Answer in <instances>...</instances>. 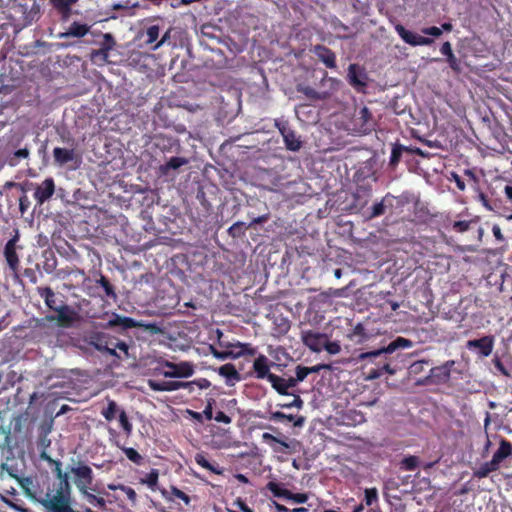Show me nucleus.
<instances>
[{"label":"nucleus","instance_id":"obj_62","mask_svg":"<svg viewBox=\"0 0 512 512\" xmlns=\"http://www.w3.org/2000/svg\"><path fill=\"white\" fill-rule=\"evenodd\" d=\"M323 84L324 85H328L330 87V90L331 92L336 90L339 86V81L336 80L335 78H331V77H325L323 79Z\"/></svg>","mask_w":512,"mask_h":512},{"label":"nucleus","instance_id":"obj_38","mask_svg":"<svg viewBox=\"0 0 512 512\" xmlns=\"http://www.w3.org/2000/svg\"><path fill=\"white\" fill-rule=\"evenodd\" d=\"M159 479V472L157 469H151L145 478L140 479L141 484H146L152 490L155 489Z\"/></svg>","mask_w":512,"mask_h":512},{"label":"nucleus","instance_id":"obj_39","mask_svg":"<svg viewBox=\"0 0 512 512\" xmlns=\"http://www.w3.org/2000/svg\"><path fill=\"white\" fill-rule=\"evenodd\" d=\"M298 91L302 92L303 94H305L307 97H309L311 99H324L325 97H327L329 95V92L320 93V92L315 91L313 88H311L309 86H304V85H300L298 87Z\"/></svg>","mask_w":512,"mask_h":512},{"label":"nucleus","instance_id":"obj_32","mask_svg":"<svg viewBox=\"0 0 512 512\" xmlns=\"http://www.w3.org/2000/svg\"><path fill=\"white\" fill-rule=\"evenodd\" d=\"M277 497H281L299 504L305 503L308 500V495L306 493H293L290 490H283L281 493L277 494Z\"/></svg>","mask_w":512,"mask_h":512},{"label":"nucleus","instance_id":"obj_29","mask_svg":"<svg viewBox=\"0 0 512 512\" xmlns=\"http://www.w3.org/2000/svg\"><path fill=\"white\" fill-rule=\"evenodd\" d=\"M114 400L108 399L107 406L101 410V415L108 421L111 422L118 417L119 411H121Z\"/></svg>","mask_w":512,"mask_h":512},{"label":"nucleus","instance_id":"obj_30","mask_svg":"<svg viewBox=\"0 0 512 512\" xmlns=\"http://www.w3.org/2000/svg\"><path fill=\"white\" fill-rule=\"evenodd\" d=\"M112 348L114 349V352L121 355V358H119L120 360L129 359L131 356L129 353L131 346L126 341L121 340L116 336L114 338Z\"/></svg>","mask_w":512,"mask_h":512},{"label":"nucleus","instance_id":"obj_36","mask_svg":"<svg viewBox=\"0 0 512 512\" xmlns=\"http://www.w3.org/2000/svg\"><path fill=\"white\" fill-rule=\"evenodd\" d=\"M118 421H119V424H120L121 428L123 429L124 433L126 434V436H130L133 431V425L130 422L125 410L122 409L121 411H119Z\"/></svg>","mask_w":512,"mask_h":512},{"label":"nucleus","instance_id":"obj_2","mask_svg":"<svg viewBox=\"0 0 512 512\" xmlns=\"http://www.w3.org/2000/svg\"><path fill=\"white\" fill-rule=\"evenodd\" d=\"M115 336L101 332V331H91L84 336V341L97 351L102 354H108L110 356L121 358V355L117 352H114L112 348Z\"/></svg>","mask_w":512,"mask_h":512},{"label":"nucleus","instance_id":"obj_1","mask_svg":"<svg viewBox=\"0 0 512 512\" xmlns=\"http://www.w3.org/2000/svg\"><path fill=\"white\" fill-rule=\"evenodd\" d=\"M413 342L404 337H397L391 341L386 347L376 349L369 352H363L358 356V360L365 361L375 365L371 367L366 373V380H376L384 374L394 375L397 372V367L393 366V357L391 355L398 349L410 348Z\"/></svg>","mask_w":512,"mask_h":512},{"label":"nucleus","instance_id":"obj_34","mask_svg":"<svg viewBox=\"0 0 512 512\" xmlns=\"http://www.w3.org/2000/svg\"><path fill=\"white\" fill-rule=\"evenodd\" d=\"M361 72L356 64H350L348 67V78L352 85L363 86L365 83L362 80Z\"/></svg>","mask_w":512,"mask_h":512},{"label":"nucleus","instance_id":"obj_4","mask_svg":"<svg viewBox=\"0 0 512 512\" xmlns=\"http://www.w3.org/2000/svg\"><path fill=\"white\" fill-rule=\"evenodd\" d=\"M54 312L56 314L47 315L45 319L48 322H55L61 328H71L79 320L78 312L62 301Z\"/></svg>","mask_w":512,"mask_h":512},{"label":"nucleus","instance_id":"obj_56","mask_svg":"<svg viewBox=\"0 0 512 512\" xmlns=\"http://www.w3.org/2000/svg\"><path fill=\"white\" fill-rule=\"evenodd\" d=\"M121 491L124 492L127 496V498L132 502V503H136L137 501V494L135 492V490L129 486H126V485H123V487H121Z\"/></svg>","mask_w":512,"mask_h":512},{"label":"nucleus","instance_id":"obj_10","mask_svg":"<svg viewBox=\"0 0 512 512\" xmlns=\"http://www.w3.org/2000/svg\"><path fill=\"white\" fill-rule=\"evenodd\" d=\"M466 348L470 351L477 350L480 357H488L494 348V337L487 335L479 339L469 340L466 343Z\"/></svg>","mask_w":512,"mask_h":512},{"label":"nucleus","instance_id":"obj_45","mask_svg":"<svg viewBox=\"0 0 512 512\" xmlns=\"http://www.w3.org/2000/svg\"><path fill=\"white\" fill-rule=\"evenodd\" d=\"M323 349H325L331 355H336L341 351V346L339 342L329 341L328 337H326L325 346H323Z\"/></svg>","mask_w":512,"mask_h":512},{"label":"nucleus","instance_id":"obj_5","mask_svg":"<svg viewBox=\"0 0 512 512\" xmlns=\"http://www.w3.org/2000/svg\"><path fill=\"white\" fill-rule=\"evenodd\" d=\"M70 471L75 476L74 483L79 492H81V487L84 486V489H91L93 492L100 493L96 487H92L94 475L91 467L80 462L77 467H72Z\"/></svg>","mask_w":512,"mask_h":512},{"label":"nucleus","instance_id":"obj_57","mask_svg":"<svg viewBox=\"0 0 512 512\" xmlns=\"http://www.w3.org/2000/svg\"><path fill=\"white\" fill-rule=\"evenodd\" d=\"M217 335H218V344L221 348H223L224 350H229L230 348H232L234 342L224 340L223 333L220 330H217Z\"/></svg>","mask_w":512,"mask_h":512},{"label":"nucleus","instance_id":"obj_13","mask_svg":"<svg viewBox=\"0 0 512 512\" xmlns=\"http://www.w3.org/2000/svg\"><path fill=\"white\" fill-rule=\"evenodd\" d=\"M267 381L279 395L289 396L292 394L290 390L294 388V381L289 377L284 378L273 373Z\"/></svg>","mask_w":512,"mask_h":512},{"label":"nucleus","instance_id":"obj_22","mask_svg":"<svg viewBox=\"0 0 512 512\" xmlns=\"http://www.w3.org/2000/svg\"><path fill=\"white\" fill-rule=\"evenodd\" d=\"M37 293L44 300L45 305L49 310L55 311L60 303L57 302V297L52 288L50 287H37Z\"/></svg>","mask_w":512,"mask_h":512},{"label":"nucleus","instance_id":"obj_55","mask_svg":"<svg viewBox=\"0 0 512 512\" xmlns=\"http://www.w3.org/2000/svg\"><path fill=\"white\" fill-rule=\"evenodd\" d=\"M422 33L432 37H440L442 35V29L436 26L427 27L422 29Z\"/></svg>","mask_w":512,"mask_h":512},{"label":"nucleus","instance_id":"obj_20","mask_svg":"<svg viewBox=\"0 0 512 512\" xmlns=\"http://www.w3.org/2000/svg\"><path fill=\"white\" fill-rule=\"evenodd\" d=\"M314 54L319 58L323 64L328 68L336 67L335 54L325 46L317 45L313 48Z\"/></svg>","mask_w":512,"mask_h":512},{"label":"nucleus","instance_id":"obj_26","mask_svg":"<svg viewBox=\"0 0 512 512\" xmlns=\"http://www.w3.org/2000/svg\"><path fill=\"white\" fill-rule=\"evenodd\" d=\"M195 459V462L201 466L202 468L204 469H207L209 470L210 472L216 474V475H222L223 472H224V469L223 467H220L218 464H212L210 463L207 458H206V455L205 453L203 452H200V453H197L194 457Z\"/></svg>","mask_w":512,"mask_h":512},{"label":"nucleus","instance_id":"obj_9","mask_svg":"<svg viewBox=\"0 0 512 512\" xmlns=\"http://www.w3.org/2000/svg\"><path fill=\"white\" fill-rule=\"evenodd\" d=\"M395 30L400 36V38L407 44L411 46H428L433 43V39L429 37L421 36L415 32L407 30L401 24L395 25Z\"/></svg>","mask_w":512,"mask_h":512},{"label":"nucleus","instance_id":"obj_42","mask_svg":"<svg viewBox=\"0 0 512 512\" xmlns=\"http://www.w3.org/2000/svg\"><path fill=\"white\" fill-rule=\"evenodd\" d=\"M359 114H360V118L363 120V125H364V127L361 129V132L366 133L369 130H371L372 126H373V123L370 119V116H371L370 112H369L368 108L363 107L360 109Z\"/></svg>","mask_w":512,"mask_h":512},{"label":"nucleus","instance_id":"obj_35","mask_svg":"<svg viewBox=\"0 0 512 512\" xmlns=\"http://www.w3.org/2000/svg\"><path fill=\"white\" fill-rule=\"evenodd\" d=\"M41 458L43 460H45L47 463H49L50 465L54 466L53 472L58 479H61V478H64L65 476H67V474L64 473L62 470V463L59 460L53 459L45 452H43L41 454Z\"/></svg>","mask_w":512,"mask_h":512},{"label":"nucleus","instance_id":"obj_12","mask_svg":"<svg viewBox=\"0 0 512 512\" xmlns=\"http://www.w3.org/2000/svg\"><path fill=\"white\" fill-rule=\"evenodd\" d=\"M19 237L18 230H15V234L7 241L4 248L6 262L13 272H17L19 268V257L16 253V243L19 241Z\"/></svg>","mask_w":512,"mask_h":512},{"label":"nucleus","instance_id":"obj_47","mask_svg":"<svg viewBox=\"0 0 512 512\" xmlns=\"http://www.w3.org/2000/svg\"><path fill=\"white\" fill-rule=\"evenodd\" d=\"M378 499V492L376 488H368L365 489V503L370 506L373 502H376Z\"/></svg>","mask_w":512,"mask_h":512},{"label":"nucleus","instance_id":"obj_7","mask_svg":"<svg viewBox=\"0 0 512 512\" xmlns=\"http://www.w3.org/2000/svg\"><path fill=\"white\" fill-rule=\"evenodd\" d=\"M161 366L167 370L160 371V373L169 378H188L194 374V367L189 362L173 363L165 360L161 362Z\"/></svg>","mask_w":512,"mask_h":512},{"label":"nucleus","instance_id":"obj_19","mask_svg":"<svg viewBox=\"0 0 512 512\" xmlns=\"http://www.w3.org/2000/svg\"><path fill=\"white\" fill-rule=\"evenodd\" d=\"M218 373L220 376L224 377L226 380V384L229 386H233L236 382L241 380V375L237 371L234 364L227 363L218 368Z\"/></svg>","mask_w":512,"mask_h":512},{"label":"nucleus","instance_id":"obj_21","mask_svg":"<svg viewBox=\"0 0 512 512\" xmlns=\"http://www.w3.org/2000/svg\"><path fill=\"white\" fill-rule=\"evenodd\" d=\"M347 339L355 345H361L370 339V335L367 333L362 323H358L354 328L347 334Z\"/></svg>","mask_w":512,"mask_h":512},{"label":"nucleus","instance_id":"obj_54","mask_svg":"<svg viewBox=\"0 0 512 512\" xmlns=\"http://www.w3.org/2000/svg\"><path fill=\"white\" fill-rule=\"evenodd\" d=\"M59 480H60V487L57 489V491H62V493L70 495L71 494V486L69 483L68 475Z\"/></svg>","mask_w":512,"mask_h":512},{"label":"nucleus","instance_id":"obj_58","mask_svg":"<svg viewBox=\"0 0 512 512\" xmlns=\"http://www.w3.org/2000/svg\"><path fill=\"white\" fill-rule=\"evenodd\" d=\"M493 364H494V367L504 376H509V372L508 370L506 369V367L504 366L503 362L498 358V357H495L493 359Z\"/></svg>","mask_w":512,"mask_h":512},{"label":"nucleus","instance_id":"obj_31","mask_svg":"<svg viewBox=\"0 0 512 512\" xmlns=\"http://www.w3.org/2000/svg\"><path fill=\"white\" fill-rule=\"evenodd\" d=\"M111 325H119L122 326L124 329H130V328H136V327H142V323L136 321L135 319L131 317L126 316H116L114 320L110 321Z\"/></svg>","mask_w":512,"mask_h":512},{"label":"nucleus","instance_id":"obj_11","mask_svg":"<svg viewBox=\"0 0 512 512\" xmlns=\"http://www.w3.org/2000/svg\"><path fill=\"white\" fill-rule=\"evenodd\" d=\"M326 337V334L312 330L301 332V340L303 344L313 352H320L323 350Z\"/></svg>","mask_w":512,"mask_h":512},{"label":"nucleus","instance_id":"obj_25","mask_svg":"<svg viewBox=\"0 0 512 512\" xmlns=\"http://www.w3.org/2000/svg\"><path fill=\"white\" fill-rule=\"evenodd\" d=\"M512 455V443L506 439H501L496 452L492 456V460L499 466L501 462Z\"/></svg>","mask_w":512,"mask_h":512},{"label":"nucleus","instance_id":"obj_59","mask_svg":"<svg viewBox=\"0 0 512 512\" xmlns=\"http://www.w3.org/2000/svg\"><path fill=\"white\" fill-rule=\"evenodd\" d=\"M233 506H236L241 512H254L241 498H237L233 502Z\"/></svg>","mask_w":512,"mask_h":512},{"label":"nucleus","instance_id":"obj_44","mask_svg":"<svg viewBox=\"0 0 512 512\" xmlns=\"http://www.w3.org/2000/svg\"><path fill=\"white\" fill-rule=\"evenodd\" d=\"M185 384H189L187 389L190 392L193 391L194 386H197L199 389L202 390L209 388L211 385L210 381L206 378H199L193 381L185 382Z\"/></svg>","mask_w":512,"mask_h":512},{"label":"nucleus","instance_id":"obj_41","mask_svg":"<svg viewBox=\"0 0 512 512\" xmlns=\"http://www.w3.org/2000/svg\"><path fill=\"white\" fill-rule=\"evenodd\" d=\"M122 451L125 453L126 457L133 462L136 465H141L143 462V457L134 449L131 447H123L121 448Z\"/></svg>","mask_w":512,"mask_h":512},{"label":"nucleus","instance_id":"obj_64","mask_svg":"<svg viewBox=\"0 0 512 512\" xmlns=\"http://www.w3.org/2000/svg\"><path fill=\"white\" fill-rule=\"evenodd\" d=\"M286 417V414L281 411L271 412L270 420L275 422H283Z\"/></svg>","mask_w":512,"mask_h":512},{"label":"nucleus","instance_id":"obj_28","mask_svg":"<svg viewBox=\"0 0 512 512\" xmlns=\"http://www.w3.org/2000/svg\"><path fill=\"white\" fill-rule=\"evenodd\" d=\"M499 469V465L497 463H495L492 459L488 462H485L483 464H481L475 471H474V476L476 478H485L487 477L490 473L494 472V471H497Z\"/></svg>","mask_w":512,"mask_h":512},{"label":"nucleus","instance_id":"obj_49","mask_svg":"<svg viewBox=\"0 0 512 512\" xmlns=\"http://www.w3.org/2000/svg\"><path fill=\"white\" fill-rule=\"evenodd\" d=\"M225 232L232 237V239H236L244 234V226H228Z\"/></svg>","mask_w":512,"mask_h":512},{"label":"nucleus","instance_id":"obj_16","mask_svg":"<svg viewBox=\"0 0 512 512\" xmlns=\"http://www.w3.org/2000/svg\"><path fill=\"white\" fill-rule=\"evenodd\" d=\"M55 191V184L52 178L45 179L39 186H37L34 198L39 205L48 200Z\"/></svg>","mask_w":512,"mask_h":512},{"label":"nucleus","instance_id":"obj_17","mask_svg":"<svg viewBox=\"0 0 512 512\" xmlns=\"http://www.w3.org/2000/svg\"><path fill=\"white\" fill-rule=\"evenodd\" d=\"M229 352L230 359H238L244 356H255L257 354V348L252 346L250 343H242L235 341L232 348L227 350Z\"/></svg>","mask_w":512,"mask_h":512},{"label":"nucleus","instance_id":"obj_48","mask_svg":"<svg viewBox=\"0 0 512 512\" xmlns=\"http://www.w3.org/2000/svg\"><path fill=\"white\" fill-rule=\"evenodd\" d=\"M187 161L181 157H172L165 165V169H177L186 164Z\"/></svg>","mask_w":512,"mask_h":512},{"label":"nucleus","instance_id":"obj_63","mask_svg":"<svg viewBox=\"0 0 512 512\" xmlns=\"http://www.w3.org/2000/svg\"><path fill=\"white\" fill-rule=\"evenodd\" d=\"M142 327L145 328V330L149 331L152 334H158L162 332L160 326L157 323H148V324H142Z\"/></svg>","mask_w":512,"mask_h":512},{"label":"nucleus","instance_id":"obj_40","mask_svg":"<svg viewBox=\"0 0 512 512\" xmlns=\"http://www.w3.org/2000/svg\"><path fill=\"white\" fill-rule=\"evenodd\" d=\"M419 465V459L417 456H407L404 457L401 461V468L406 471H414Z\"/></svg>","mask_w":512,"mask_h":512},{"label":"nucleus","instance_id":"obj_24","mask_svg":"<svg viewBox=\"0 0 512 512\" xmlns=\"http://www.w3.org/2000/svg\"><path fill=\"white\" fill-rule=\"evenodd\" d=\"M89 26L86 24H81L78 22H73L67 29V31L62 32L58 35L60 39L68 38V37H83L89 31Z\"/></svg>","mask_w":512,"mask_h":512},{"label":"nucleus","instance_id":"obj_6","mask_svg":"<svg viewBox=\"0 0 512 512\" xmlns=\"http://www.w3.org/2000/svg\"><path fill=\"white\" fill-rule=\"evenodd\" d=\"M402 204L403 202L399 197L387 194L380 202L375 203L371 207L370 218L386 214H394Z\"/></svg>","mask_w":512,"mask_h":512},{"label":"nucleus","instance_id":"obj_3","mask_svg":"<svg viewBox=\"0 0 512 512\" xmlns=\"http://www.w3.org/2000/svg\"><path fill=\"white\" fill-rule=\"evenodd\" d=\"M455 364L454 360H447L439 366L432 367L428 375L418 379L416 384L421 386L446 384L451 378V372Z\"/></svg>","mask_w":512,"mask_h":512},{"label":"nucleus","instance_id":"obj_18","mask_svg":"<svg viewBox=\"0 0 512 512\" xmlns=\"http://www.w3.org/2000/svg\"><path fill=\"white\" fill-rule=\"evenodd\" d=\"M53 157L59 166H63L69 162H74L75 164L79 163V157L73 149L56 147L53 150Z\"/></svg>","mask_w":512,"mask_h":512},{"label":"nucleus","instance_id":"obj_33","mask_svg":"<svg viewBox=\"0 0 512 512\" xmlns=\"http://www.w3.org/2000/svg\"><path fill=\"white\" fill-rule=\"evenodd\" d=\"M97 284L103 288L106 297L114 301L116 300L117 294L115 292V288L106 276L100 275V278L97 280Z\"/></svg>","mask_w":512,"mask_h":512},{"label":"nucleus","instance_id":"obj_37","mask_svg":"<svg viewBox=\"0 0 512 512\" xmlns=\"http://www.w3.org/2000/svg\"><path fill=\"white\" fill-rule=\"evenodd\" d=\"M430 364L429 360H417L410 364L408 367L409 376H416L425 370V367Z\"/></svg>","mask_w":512,"mask_h":512},{"label":"nucleus","instance_id":"obj_43","mask_svg":"<svg viewBox=\"0 0 512 512\" xmlns=\"http://www.w3.org/2000/svg\"><path fill=\"white\" fill-rule=\"evenodd\" d=\"M159 34H160V28L158 25L149 26L146 30V36H147L146 43L147 44L154 43L158 39Z\"/></svg>","mask_w":512,"mask_h":512},{"label":"nucleus","instance_id":"obj_46","mask_svg":"<svg viewBox=\"0 0 512 512\" xmlns=\"http://www.w3.org/2000/svg\"><path fill=\"white\" fill-rule=\"evenodd\" d=\"M115 46V41L111 34L106 33L103 35V42L101 43V49L103 52L111 51Z\"/></svg>","mask_w":512,"mask_h":512},{"label":"nucleus","instance_id":"obj_14","mask_svg":"<svg viewBox=\"0 0 512 512\" xmlns=\"http://www.w3.org/2000/svg\"><path fill=\"white\" fill-rule=\"evenodd\" d=\"M189 384H185V382L182 381H164V380H148V386L153 390L157 392H170V391H176L181 388L185 389L188 388Z\"/></svg>","mask_w":512,"mask_h":512},{"label":"nucleus","instance_id":"obj_15","mask_svg":"<svg viewBox=\"0 0 512 512\" xmlns=\"http://www.w3.org/2000/svg\"><path fill=\"white\" fill-rule=\"evenodd\" d=\"M281 135L283 136L285 145L287 149L291 151H297L301 147V141L295 135V133L285 124V123H276Z\"/></svg>","mask_w":512,"mask_h":512},{"label":"nucleus","instance_id":"obj_51","mask_svg":"<svg viewBox=\"0 0 512 512\" xmlns=\"http://www.w3.org/2000/svg\"><path fill=\"white\" fill-rule=\"evenodd\" d=\"M289 421L293 423L294 427H302L305 423V417L304 416H294V415H287L284 419V421Z\"/></svg>","mask_w":512,"mask_h":512},{"label":"nucleus","instance_id":"obj_60","mask_svg":"<svg viewBox=\"0 0 512 512\" xmlns=\"http://www.w3.org/2000/svg\"><path fill=\"white\" fill-rule=\"evenodd\" d=\"M213 402V399L209 400L202 413V416H204L207 420H211L213 418Z\"/></svg>","mask_w":512,"mask_h":512},{"label":"nucleus","instance_id":"obj_53","mask_svg":"<svg viewBox=\"0 0 512 512\" xmlns=\"http://www.w3.org/2000/svg\"><path fill=\"white\" fill-rule=\"evenodd\" d=\"M80 494L92 505H95L97 497L91 489H84V486L81 487Z\"/></svg>","mask_w":512,"mask_h":512},{"label":"nucleus","instance_id":"obj_23","mask_svg":"<svg viewBox=\"0 0 512 512\" xmlns=\"http://www.w3.org/2000/svg\"><path fill=\"white\" fill-rule=\"evenodd\" d=\"M262 438L264 442L269 444L275 452L287 453L290 449V444L286 440L277 438L270 433H264Z\"/></svg>","mask_w":512,"mask_h":512},{"label":"nucleus","instance_id":"obj_52","mask_svg":"<svg viewBox=\"0 0 512 512\" xmlns=\"http://www.w3.org/2000/svg\"><path fill=\"white\" fill-rule=\"evenodd\" d=\"M210 351H211V354L219 359V360H226V359H230L229 357V352L227 350H218L217 348H215L213 345L210 346Z\"/></svg>","mask_w":512,"mask_h":512},{"label":"nucleus","instance_id":"obj_27","mask_svg":"<svg viewBox=\"0 0 512 512\" xmlns=\"http://www.w3.org/2000/svg\"><path fill=\"white\" fill-rule=\"evenodd\" d=\"M319 370L320 367L318 366L306 367L302 365H297L295 368V376H291L289 378L292 379V381H294V387H296L297 384L304 381L309 374L316 373Z\"/></svg>","mask_w":512,"mask_h":512},{"label":"nucleus","instance_id":"obj_8","mask_svg":"<svg viewBox=\"0 0 512 512\" xmlns=\"http://www.w3.org/2000/svg\"><path fill=\"white\" fill-rule=\"evenodd\" d=\"M271 367H279L278 364L271 361L266 355L259 354L253 361L252 369L255 374V378L259 380H268L273 373H271Z\"/></svg>","mask_w":512,"mask_h":512},{"label":"nucleus","instance_id":"obj_50","mask_svg":"<svg viewBox=\"0 0 512 512\" xmlns=\"http://www.w3.org/2000/svg\"><path fill=\"white\" fill-rule=\"evenodd\" d=\"M50 3L58 8V9H68L70 8L76 0H49Z\"/></svg>","mask_w":512,"mask_h":512},{"label":"nucleus","instance_id":"obj_61","mask_svg":"<svg viewBox=\"0 0 512 512\" xmlns=\"http://www.w3.org/2000/svg\"><path fill=\"white\" fill-rule=\"evenodd\" d=\"M214 419L219 423L229 424L231 423V417L225 414L223 411H218L214 417Z\"/></svg>","mask_w":512,"mask_h":512}]
</instances>
